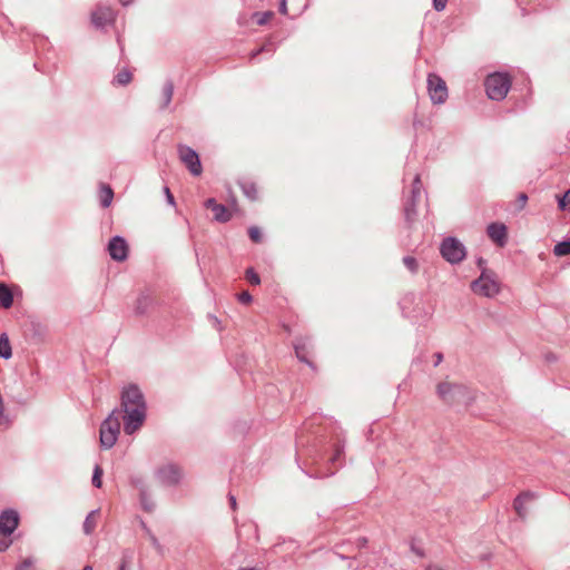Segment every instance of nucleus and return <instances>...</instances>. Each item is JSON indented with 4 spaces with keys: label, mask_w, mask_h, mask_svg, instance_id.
<instances>
[{
    "label": "nucleus",
    "mask_w": 570,
    "mask_h": 570,
    "mask_svg": "<svg viewBox=\"0 0 570 570\" xmlns=\"http://www.w3.org/2000/svg\"><path fill=\"white\" fill-rule=\"evenodd\" d=\"M12 355L9 336L6 333L0 335V356L3 358H10Z\"/></svg>",
    "instance_id": "nucleus-20"
},
{
    "label": "nucleus",
    "mask_w": 570,
    "mask_h": 570,
    "mask_svg": "<svg viewBox=\"0 0 570 570\" xmlns=\"http://www.w3.org/2000/svg\"><path fill=\"white\" fill-rule=\"evenodd\" d=\"M528 202V196L524 193H521L518 197V206L520 209H522Z\"/></svg>",
    "instance_id": "nucleus-36"
},
{
    "label": "nucleus",
    "mask_w": 570,
    "mask_h": 570,
    "mask_svg": "<svg viewBox=\"0 0 570 570\" xmlns=\"http://www.w3.org/2000/svg\"><path fill=\"white\" fill-rule=\"evenodd\" d=\"M82 570H92V567H90V566H86V567H83V569H82Z\"/></svg>",
    "instance_id": "nucleus-46"
},
{
    "label": "nucleus",
    "mask_w": 570,
    "mask_h": 570,
    "mask_svg": "<svg viewBox=\"0 0 570 570\" xmlns=\"http://www.w3.org/2000/svg\"><path fill=\"white\" fill-rule=\"evenodd\" d=\"M164 191L166 194V197H167V200L170 205H174L175 204V199H174V196L173 194L170 193V189L168 187H165L164 188Z\"/></svg>",
    "instance_id": "nucleus-38"
},
{
    "label": "nucleus",
    "mask_w": 570,
    "mask_h": 570,
    "mask_svg": "<svg viewBox=\"0 0 570 570\" xmlns=\"http://www.w3.org/2000/svg\"><path fill=\"white\" fill-rule=\"evenodd\" d=\"M428 89L431 100L434 104H443L448 98L445 81L438 75L431 73L428 77Z\"/></svg>",
    "instance_id": "nucleus-7"
},
{
    "label": "nucleus",
    "mask_w": 570,
    "mask_h": 570,
    "mask_svg": "<svg viewBox=\"0 0 570 570\" xmlns=\"http://www.w3.org/2000/svg\"><path fill=\"white\" fill-rule=\"evenodd\" d=\"M32 566L33 561L31 559H27L17 567V570H30Z\"/></svg>",
    "instance_id": "nucleus-33"
},
{
    "label": "nucleus",
    "mask_w": 570,
    "mask_h": 570,
    "mask_svg": "<svg viewBox=\"0 0 570 570\" xmlns=\"http://www.w3.org/2000/svg\"><path fill=\"white\" fill-rule=\"evenodd\" d=\"M178 156L180 161L188 168L190 174L199 176L203 171L198 154L188 146H178Z\"/></svg>",
    "instance_id": "nucleus-8"
},
{
    "label": "nucleus",
    "mask_w": 570,
    "mask_h": 570,
    "mask_svg": "<svg viewBox=\"0 0 570 570\" xmlns=\"http://www.w3.org/2000/svg\"><path fill=\"white\" fill-rule=\"evenodd\" d=\"M274 17V12L265 11V12H255L252 16L253 21L258 26L266 24Z\"/></svg>",
    "instance_id": "nucleus-21"
},
{
    "label": "nucleus",
    "mask_w": 570,
    "mask_h": 570,
    "mask_svg": "<svg viewBox=\"0 0 570 570\" xmlns=\"http://www.w3.org/2000/svg\"><path fill=\"white\" fill-rule=\"evenodd\" d=\"M219 204L216 203V200L214 198H209L206 200L205 203V206L208 208V209H212L214 210V207L215 206H218Z\"/></svg>",
    "instance_id": "nucleus-39"
},
{
    "label": "nucleus",
    "mask_w": 570,
    "mask_h": 570,
    "mask_svg": "<svg viewBox=\"0 0 570 570\" xmlns=\"http://www.w3.org/2000/svg\"><path fill=\"white\" fill-rule=\"evenodd\" d=\"M10 544L11 540L9 539V535H4L0 532V551L8 549Z\"/></svg>",
    "instance_id": "nucleus-31"
},
{
    "label": "nucleus",
    "mask_w": 570,
    "mask_h": 570,
    "mask_svg": "<svg viewBox=\"0 0 570 570\" xmlns=\"http://www.w3.org/2000/svg\"><path fill=\"white\" fill-rule=\"evenodd\" d=\"M441 254L444 259L455 264L465 257V248L456 238L449 237L441 245Z\"/></svg>",
    "instance_id": "nucleus-6"
},
{
    "label": "nucleus",
    "mask_w": 570,
    "mask_h": 570,
    "mask_svg": "<svg viewBox=\"0 0 570 570\" xmlns=\"http://www.w3.org/2000/svg\"><path fill=\"white\" fill-rule=\"evenodd\" d=\"M558 197V207L561 210H569L570 212V189H568L563 196H557Z\"/></svg>",
    "instance_id": "nucleus-24"
},
{
    "label": "nucleus",
    "mask_w": 570,
    "mask_h": 570,
    "mask_svg": "<svg viewBox=\"0 0 570 570\" xmlns=\"http://www.w3.org/2000/svg\"><path fill=\"white\" fill-rule=\"evenodd\" d=\"M537 498V494L531 491L521 492L513 501V508L521 519L528 515V504Z\"/></svg>",
    "instance_id": "nucleus-12"
},
{
    "label": "nucleus",
    "mask_w": 570,
    "mask_h": 570,
    "mask_svg": "<svg viewBox=\"0 0 570 570\" xmlns=\"http://www.w3.org/2000/svg\"><path fill=\"white\" fill-rule=\"evenodd\" d=\"M246 279L253 285H258L261 283L258 274L255 273L253 268H248L246 271Z\"/></svg>",
    "instance_id": "nucleus-28"
},
{
    "label": "nucleus",
    "mask_w": 570,
    "mask_h": 570,
    "mask_svg": "<svg viewBox=\"0 0 570 570\" xmlns=\"http://www.w3.org/2000/svg\"><path fill=\"white\" fill-rule=\"evenodd\" d=\"M442 361V354H436V364H439Z\"/></svg>",
    "instance_id": "nucleus-45"
},
{
    "label": "nucleus",
    "mask_w": 570,
    "mask_h": 570,
    "mask_svg": "<svg viewBox=\"0 0 570 570\" xmlns=\"http://www.w3.org/2000/svg\"><path fill=\"white\" fill-rule=\"evenodd\" d=\"M98 520H99V511H91L85 522H83V531L86 534H90L94 532V530L96 529L97 524H98Z\"/></svg>",
    "instance_id": "nucleus-16"
},
{
    "label": "nucleus",
    "mask_w": 570,
    "mask_h": 570,
    "mask_svg": "<svg viewBox=\"0 0 570 570\" xmlns=\"http://www.w3.org/2000/svg\"><path fill=\"white\" fill-rule=\"evenodd\" d=\"M343 454V448L340 446V445H336L335 448V453L333 454V456L331 458V461L334 463L336 462Z\"/></svg>",
    "instance_id": "nucleus-37"
},
{
    "label": "nucleus",
    "mask_w": 570,
    "mask_h": 570,
    "mask_svg": "<svg viewBox=\"0 0 570 570\" xmlns=\"http://www.w3.org/2000/svg\"><path fill=\"white\" fill-rule=\"evenodd\" d=\"M120 432V422L116 411L102 422L100 426V444L106 449H110L117 441Z\"/></svg>",
    "instance_id": "nucleus-5"
},
{
    "label": "nucleus",
    "mask_w": 570,
    "mask_h": 570,
    "mask_svg": "<svg viewBox=\"0 0 570 570\" xmlns=\"http://www.w3.org/2000/svg\"><path fill=\"white\" fill-rule=\"evenodd\" d=\"M471 288L480 296L493 297L500 292V283L493 272L483 269L480 277L472 282Z\"/></svg>",
    "instance_id": "nucleus-3"
},
{
    "label": "nucleus",
    "mask_w": 570,
    "mask_h": 570,
    "mask_svg": "<svg viewBox=\"0 0 570 570\" xmlns=\"http://www.w3.org/2000/svg\"><path fill=\"white\" fill-rule=\"evenodd\" d=\"M238 301L242 303V304H250L252 301H253V297L252 295L247 292V291H244L242 292L240 294H238Z\"/></svg>",
    "instance_id": "nucleus-30"
},
{
    "label": "nucleus",
    "mask_w": 570,
    "mask_h": 570,
    "mask_svg": "<svg viewBox=\"0 0 570 570\" xmlns=\"http://www.w3.org/2000/svg\"><path fill=\"white\" fill-rule=\"evenodd\" d=\"M448 0H433V7L436 11H442L446 6Z\"/></svg>",
    "instance_id": "nucleus-34"
},
{
    "label": "nucleus",
    "mask_w": 570,
    "mask_h": 570,
    "mask_svg": "<svg viewBox=\"0 0 570 570\" xmlns=\"http://www.w3.org/2000/svg\"><path fill=\"white\" fill-rule=\"evenodd\" d=\"M19 524V515L14 510H4L0 514V532L10 535Z\"/></svg>",
    "instance_id": "nucleus-9"
},
{
    "label": "nucleus",
    "mask_w": 570,
    "mask_h": 570,
    "mask_svg": "<svg viewBox=\"0 0 570 570\" xmlns=\"http://www.w3.org/2000/svg\"><path fill=\"white\" fill-rule=\"evenodd\" d=\"M484 87L490 99L502 100L510 90L511 79L507 73L495 72L487 77Z\"/></svg>",
    "instance_id": "nucleus-2"
},
{
    "label": "nucleus",
    "mask_w": 570,
    "mask_h": 570,
    "mask_svg": "<svg viewBox=\"0 0 570 570\" xmlns=\"http://www.w3.org/2000/svg\"><path fill=\"white\" fill-rule=\"evenodd\" d=\"M229 501H230V505H232V508L235 510V509H236V505H237L235 497H234V495H230Z\"/></svg>",
    "instance_id": "nucleus-42"
},
{
    "label": "nucleus",
    "mask_w": 570,
    "mask_h": 570,
    "mask_svg": "<svg viewBox=\"0 0 570 570\" xmlns=\"http://www.w3.org/2000/svg\"><path fill=\"white\" fill-rule=\"evenodd\" d=\"M436 393L439 397L448 404L461 403L468 395L465 386L449 381H444L438 384Z\"/></svg>",
    "instance_id": "nucleus-4"
},
{
    "label": "nucleus",
    "mask_w": 570,
    "mask_h": 570,
    "mask_svg": "<svg viewBox=\"0 0 570 570\" xmlns=\"http://www.w3.org/2000/svg\"><path fill=\"white\" fill-rule=\"evenodd\" d=\"M279 10L284 14L287 13V7H286V1L285 0L282 1Z\"/></svg>",
    "instance_id": "nucleus-41"
},
{
    "label": "nucleus",
    "mask_w": 570,
    "mask_h": 570,
    "mask_svg": "<svg viewBox=\"0 0 570 570\" xmlns=\"http://www.w3.org/2000/svg\"><path fill=\"white\" fill-rule=\"evenodd\" d=\"M102 469L99 465H96L94 475H92V484L97 488H100L102 484L101 476H102Z\"/></svg>",
    "instance_id": "nucleus-26"
},
{
    "label": "nucleus",
    "mask_w": 570,
    "mask_h": 570,
    "mask_svg": "<svg viewBox=\"0 0 570 570\" xmlns=\"http://www.w3.org/2000/svg\"><path fill=\"white\" fill-rule=\"evenodd\" d=\"M214 217L217 222L226 223L232 218V212L225 207L224 205H218L214 207Z\"/></svg>",
    "instance_id": "nucleus-18"
},
{
    "label": "nucleus",
    "mask_w": 570,
    "mask_h": 570,
    "mask_svg": "<svg viewBox=\"0 0 570 570\" xmlns=\"http://www.w3.org/2000/svg\"><path fill=\"white\" fill-rule=\"evenodd\" d=\"M149 297L148 296H141L138 298V306L137 309L139 313H144L146 307L148 306Z\"/></svg>",
    "instance_id": "nucleus-29"
},
{
    "label": "nucleus",
    "mask_w": 570,
    "mask_h": 570,
    "mask_svg": "<svg viewBox=\"0 0 570 570\" xmlns=\"http://www.w3.org/2000/svg\"><path fill=\"white\" fill-rule=\"evenodd\" d=\"M140 500H141V504H142V507H144V509H145L146 511H151V510H153V508H154V503H149V502L147 501V498H146L145 492H141V493H140Z\"/></svg>",
    "instance_id": "nucleus-32"
},
{
    "label": "nucleus",
    "mask_w": 570,
    "mask_h": 570,
    "mask_svg": "<svg viewBox=\"0 0 570 570\" xmlns=\"http://www.w3.org/2000/svg\"><path fill=\"white\" fill-rule=\"evenodd\" d=\"M403 264L413 273H415L419 268V264H417L416 259L412 256L404 257Z\"/></svg>",
    "instance_id": "nucleus-27"
},
{
    "label": "nucleus",
    "mask_w": 570,
    "mask_h": 570,
    "mask_svg": "<svg viewBox=\"0 0 570 570\" xmlns=\"http://www.w3.org/2000/svg\"><path fill=\"white\" fill-rule=\"evenodd\" d=\"M254 193H255V187L252 186L250 194H254Z\"/></svg>",
    "instance_id": "nucleus-47"
},
{
    "label": "nucleus",
    "mask_w": 570,
    "mask_h": 570,
    "mask_svg": "<svg viewBox=\"0 0 570 570\" xmlns=\"http://www.w3.org/2000/svg\"><path fill=\"white\" fill-rule=\"evenodd\" d=\"M488 236L497 245L503 246L507 242V227L503 224L492 223L487 228Z\"/></svg>",
    "instance_id": "nucleus-15"
},
{
    "label": "nucleus",
    "mask_w": 570,
    "mask_h": 570,
    "mask_svg": "<svg viewBox=\"0 0 570 570\" xmlns=\"http://www.w3.org/2000/svg\"><path fill=\"white\" fill-rule=\"evenodd\" d=\"M121 4L124 6H128L129 3L132 2V0H119Z\"/></svg>",
    "instance_id": "nucleus-44"
},
{
    "label": "nucleus",
    "mask_w": 570,
    "mask_h": 570,
    "mask_svg": "<svg viewBox=\"0 0 570 570\" xmlns=\"http://www.w3.org/2000/svg\"><path fill=\"white\" fill-rule=\"evenodd\" d=\"M553 253L556 256L570 255V239L558 243L553 248Z\"/></svg>",
    "instance_id": "nucleus-23"
},
{
    "label": "nucleus",
    "mask_w": 570,
    "mask_h": 570,
    "mask_svg": "<svg viewBox=\"0 0 570 570\" xmlns=\"http://www.w3.org/2000/svg\"><path fill=\"white\" fill-rule=\"evenodd\" d=\"M164 91H165L166 105H167V104H169V101L171 100V97H173V86L171 85H167L164 88Z\"/></svg>",
    "instance_id": "nucleus-35"
},
{
    "label": "nucleus",
    "mask_w": 570,
    "mask_h": 570,
    "mask_svg": "<svg viewBox=\"0 0 570 570\" xmlns=\"http://www.w3.org/2000/svg\"><path fill=\"white\" fill-rule=\"evenodd\" d=\"M108 250L112 259L121 262L127 258L128 246L121 237H114L108 245Z\"/></svg>",
    "instance_id": "nucleus-13"
},
{
    "label": "nucleus",
    "mask_w": 570,
    "mask_h": 570,
    "mask_svg": "<svg viewBox=\"0 0 570 570\" xmlns=\"http://www.w3.org/2000/svg\"><path fill=\"white\" fill-rule=\"evenodd\" d=\"M13 303V296L7 285L0 284V306L9 308Z\"/></svg>",
    "instance_id": "nucleus-17"
},
{
    "label": "nucleus",
    "mask_w": 570,
    "mask_h": 570,
    "mask_svg": "<svg viewBox=\"0 0 570 570\" xmlns=\"http://www.w3.org/2000/svg\"><path fill=\"white\" fill-rule=\"evenodd\" d=\"M159 480L165 484H176L181 478L180 469L175 464H166L157 471Z\"/></svg>",
    "instance_id": "nucleus-11"
},
{
    "label": "nucleus",
    "mask_w": 570,
    "mask_h": 570,
    "mask_svg": "<svg viewBox=\"0 0 570 570\" xmlns=\"http://www.w3.org/2000/svg\"><path fill=\"white\" fill-rule=\"evenodd\" d=\"M248 235H249V238L254 242V243H261L262 239H263V235H262V232L258 227L256 226H252L249 229H248Z\"/></svg>",
    "instance_id": "nucleus-25"
},
{
    "label": "nucleus",
    "mask_w": 570,
    "mask_h": 570,
    "mask_svg": "<svg viewBox=\"0 0 570 570\" xmlns=\"http://www.w3.org/2000/svg\"><path fill=\"white\" fill-rule=\"evenodd\" d=\"M114 198V191L109 185L100 186V202L104 207H109Z\"/></svg>",
    "instance_id": "nucleus-19"
},
{
    "label": "nucleus",
    "mask_w": 570,
    "mask_h": 570,
    "mask_svg": "<svg viewBox=\"0 0 570 570\" xmlns=\"http://www.w3.org/2000/svg\"><path fill=\"white\" fill-rule=\"evenodd\" d=\"M420 176L417 175L414 179V184H413V193H419L420 191Z\"/></svg>",
    "instance_id": "nucleus-40"
},
{
    "label": "nucleus",
    "mask_w": 570,
    "mask_h": 570,
    "mask_svg": "<svg viewBox=\"0 0 570 570\" xmlns=\"http://www.w3.org/2000/svg\"><path fill=\"white\" fill-rule=\"evenodd\" d=\"M120 401L125 414L124 431L131 435L142 426L146 420V401L140 389L135 384H129L122 389Z\"/></svg>",
    "instance_id": "nucleus-1"
},
{
    "label": "nucleus",
    "mask_w": 570,
    "mask_h": 570,
    "mask_svg": "<svg viewBox=\"0 0 570 570\" xmlns=\"http://www.w3.org/2000/svg\"><path fill=\"white\" fill-rule=\"evenodd\" d=\"M254 193H255V187L252 186L250 194H254Z\"/></svg>",
    "instance_id": "nucleus-48"
},
{
    "label": "nucleus",
    "mask_w": 570,
    "mask_h": 570,
    "mask_svg": "<svg viewBox=\"0 0 570 570\" xmlns=\"http://www.w3.org/2000/svg\"><path fill=\"white\" fill-rule=\"evenodd\" d=\"M294 348L295 354L301 362H304L307 365L313 366V363L308 358V355L311 354L312 351V345L306 337L297 338L294 344Z\"/></svg>",
    "instance_id": "nucleus-14"
},
{
    "label": "nucleus",
    "mask_w": 570,
    "mask_h": 570,
    "mask_svg": "<svg viewBox=\"0 0 570 570\" xmlns=\"http://www.w3.org/2000/svg\"><path fill=\"white\" fill-rule=\"evenodd\" d=\"M132 79V75L129 70L122 69L115 77V83L125 86L128 85Z\"/></svg>",
    "instance_id": "nucleus-22"
},
{
    "label": "nucleus",
    "mask_w": 570,
    "mask_h": 570,
    "mask_svg": "<svg viewBox=\"0 0 570 570\" xmlns=\"http://www.w3.org/2000/svg\"><path fill=\"white\" fill-rule=\"evenodd\" d=\"M428 570H443L442 568H440L439 566H430L428 568Z\"/></svg>",
    "instance_id": "nucleus-43"
},
{
    "label": "nucleus",
    "mask_w": 570,
    "mask_h": 570,
    "mask_svg": "<svg viewBox=\"0 0 570 570\" xmlns=\"http://www.w3.org/2000/svg\"><path fill=\"white\" fill-rule=\"evenodd\" d=\"M115 12L110 7L98 6L91 13V22L96 27H104L108 23L114 22Z\"/></svg>",
    "instance_id": "nucleus-10"
}]
</instances>
